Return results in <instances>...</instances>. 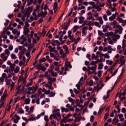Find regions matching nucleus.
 Returning <instances> with one entry per match:
<instances>
[{
    "label": "nucleus",
    "instance_id": "f257e3e1",
    "mask_svg": "<svg viewBox=\"0 0 126 126\" xmlns=\"http://www.w3.org/2000/svg\"><path fill=\"white\" fill-rule=\"evenodd\" d=\"M23 47L21 46H19V50H20L21 51L19 53V59L21 60L22 59V57L24 56V54H25V52H26V49L25 48H23Z\"/></svg>",
    "mask_w": 126,
    "mask_h": 126
},
{
    "label": "nucleus",
    "instance_id": "f704fd0d",
    "mask_svg": "<svg viewBox=\"0 0 126 126\" xmlns=\"http://www.w3.org/2000/svg\"><path fill=\"white\" fill-rule=\"evenodd\" d=\"M6 55H7V57H8L9 56H10V52L9 51V50H8V49H6L5 50V53Z\"/></svg>",
    "mask_w": 126,
    "mask_h": 126
},
{
    "label": "nucleus",
    "instance_id": "1a4fd4ad",
    "mask_svg": "<svg viewBox=\"0 0 126 126\" xmlns=\"http://www.w3.org/2000/svg\"><path fill=\"white\" fill-rule=\"evenodd\" d=\"M46 95H48L49 97L50 98L52 97H55L56 95V93L54 92H51V90H48L47 91V92L46 93Z\"/></svg>",
    "mask_w": 126,
    "mask_h": 126
},
{
    "label": "nucleus",
    "instance_id": "7c9ffc66",
    "mask_svg": "<svg viewBox=\"0 0 126 126\" xmlns=\"http://www.w3.org/2000/svg\"><path fill=\"white\" fill-rule=\"evenodd\" d=\"M19 70H20V68L19 67V66H17L14 70L15 73H18Z\"/></svg>",
    "mask_w": 126,
    "mask_h": 126
},
{
    "label": "nucleus",
    "instance_id": "3c124183",
    "mask_svg": "<svg viewBox=\"0 0 126 126\" xmlns=\"http://www.w3.org/2000/svg\"><path fill=\"white\" fill-rule=\"evenodd\" d=\"M92 59H94L95 60H97V59H98L99 58V57L98 56H96V55H95V54H93L92 56Z\"/></svg>",
    "mask_w": 126,
    "mask_h": 126
},
{
    "label": "nucleus",
    "instance_id": "052dcab7",
    "mask_svg": "<svg viewBox=\"0 0 126 126\" xmlns=\"http://www.w3.org/2000/svg\"><path fill=\"white\" fill-rule=\"evenodd\" d=\"M53 41H54V42L56 43L57 46H60V45H61V43L59 40H53Z\"/></svg>",
    "mask_w": 126,
    "mask_h": 126
},
{
    "label": "nucleus",
    "instance_id": "4be33fe9",
    "mask_svg": "<svg viewBox=\"0 0 126 126\" xmlns=\"http://www.w3.org/2000/svg\"><path fill=\"white\" fill-rule=\"evenodd\" d=\"M61 111L62 113H63V112H66V113H68L69 110L67 108H66L63 107H61Z\"/></svg>",
    "mask_w": 126,
    "mask_h": 126
},
{
    "label": "nucleus",
    "instance_id": "e2e57ef3",
    "mask_svg": "<svg viewBox=\"0 0 126 126\" xmlns=\"http://www.w3.org/2000/svg\"><path fill=\"white\" fill-rule=\"evenodd\" d=\"M46 61H47V59L45 58H43L42 59L39 60V63H44Z\"/></svg>",
    "mask_w": 126,
    "mask_h": 126
},
{
    "label": "nucleus",
    "instance_id": "6e6552de",
    "mask_svg": "<svg viewBox=\"0 0 126 126\" xmlns=\"http://www.w3.org/2000/svg\"><path fill=\"white\" fill-rule=\"evenodd\" d=\"M53 118L55 120H57V121H60L61 120V114L60 112H57L53 114Z\"/></svg>",
    "mask_w": 126,
    "mask_h": 126
},
{
    "label": "nucleus",
    "instance_id": "bf43d9fd",
    "mask_svg": "<svg viewBox=\"0 0 126 126\" xmlns=\"http://www.w3.org/2000/svg\"><path fill=\"white\" fill-rule=\"evenodd\" d=\"M89 22L88 21H85L83 24V25L84 26V25H88L89 24Z\"/></svg>",
    "mask_w": 126,
    "mask_h": 126
},
{
    "label": "nucleus",
    "instance_id": "bb28decb",
    "mask_svg": "<svg viewBox=\"0 0 126 126\" xmlns=\"http://www.w3.org/2000/svg\"><path fill=\"white\" fill-rule=\"evenodd\" d=\"M79 20H80L79 22V24H82L83 23V21H84V18L81 16L79 18Z\"/></svg>",
    "mask_w": 126,
    "mask_h": 126
},
{
    "label": "nucleus",
    "instance_id": "09e8293b",
    "mask_svg": "<svg viewBox=\"0 0 126 126\" xmlns=\"http://www.w3.org/2000/svg\"><path fill=\"white\" fill-rule=\"evenodd\" d=\"M35 120H36V117H32L29 118L28 119V121H35Z\"/></svg>",
    "mask_w": 126,
    "mask_h": 126
},
{
    "label": "nucleus",
    "instance_id": "a211bd4d",
    "mask_svg": "<svg viewBox=\"0 0 126 126\" xmlns=\"http://www.w3.org/2000/svg\"><path fill=\"white\" fill-rule=\"evenodd\" d=\"M45 87L48 88V89H50L51 90H54V87H53L52 84H46L45 85Z\"/></svg>",
    "mask_w": 126,
    "mask_h": 126
},
{
    "label": "nucleus",
    "instance_id": "b1692460",
    "mask_svg": "<svg viewBox=\"0 0 126 126\" xmlns=\"http://www.w3.org/2000/svg\"><path fill=\"white\" fill-rule=\"evenodd\" d=\"M30 32V31L28 29L24 28V34L26 35V36Z\"/></svg>",
    "mask_w": 126,
    "mask_h": 126
},
{
    "label": "nucleus",
    "instance_id": "de8ad7c7",
    "mask_svg": "<svg viewBox=\"0 0 126 126\" xmlns=\"http://www.w3.org/2000/svg\"><path fill=\"white\" fill-rule=\"evenodd\" d=\"M25 104H30V99L29 98H27L25 100Z\"/></svg>",
    "mask_w": 126,
    "mask_h": 126
},
{
    "label": "nucleus",
    "instance_id": "2eb2a0df",
    "mask_svg": "<svg viewBox=\"0 0 126 126\" xmlns=\"http://www.w3.org/2000/svg\"><path fill=\"white\" fill-rule=\"evenodd\" d=\"M23 61H20L19 63V66H21V65H22L23 64H24V63H25V62H26V57H25V56H23Z\"/></svg>",
    "mask_w": 126,
    "mask_h": 126
},
{
    "label": "nucleus",
    "instance_id": "6ab92c4d",
    "mask_svg": "<svg viewBox=\"0 0 126 126\" xmlns=\"http://www.w3.org/2000/svg\"><path fill=\"white\" fill-rule=\"evenodd\" d=\"M63 49H64L65 51L66 52V54H69V51H68V47H67V45H63Z\"/></svg>",
    "mask_w": 126,
    "mask_h": 126
},
{
    "label": "nucleus",
    "instance_id": "ddd939ff",
    "mask_svg": "<svg viewBox=\"0 0 126 126\" xmlns=\"http://www.w3.org/2000/svg\"><path fill=\"white\" fill-rule=\"evenodd\" d=\"M104 85H105V84H102L101 83H98L97 85V87L98 88L97 90V92H99V91L100 90V89L101 88H103V87H104Z\"/></svg>",
    "mask_w": 126,
    "mask_h": 126
},
{
    "label": "nucleus",
    "instance_id": "0e129e2a",
    "mask_svg": "<svg viewBox=\"0 0 126 126\" xmlns=\"http://www.w3.org/2000/svg\"><path fill=\"white\" fill-rule=\"evenodd\" d=\"M73 32H76L77 29H78V26H75L74 27Z\"/></svg>",
    "mask_w": 126,
    "mask_h": 126
},
{
    "label": "nucleus",
    "instance_id": "423d86ee",
    "mask_svg": "<svg viewBox=\"0 0 126 126\" xmlns=\"http://www.w3.org/2000/svg\"><path fill=\"white\" fill-rule=\"evenodd\" d=\"M34 67H37L36 69H37V70H42V71H46L47 69V68L45 67V66H42L41 64L35 65Z\"/></svg>",
    "mask_w": 126,
    "mask_h": 126
},
{
    "label": "nucleus",
    "instance_id": "2f4dec72",
    "mask_svg": "<svg viewBox=\"0 0 126 126\" xmlns=\"http://www.w3.org/2000/svg\"><path fill=\"white\" fill-rule=\"evenodd\" d=\"M60 54L59 53L57 54L55 56H54V60L56 61H60Z\"/></svg>",
    "mask_w": 126,
    "mask_h": 126
},
{
    "label": "nucleus",
    "instance_id": "a18cd8bd",
    "mask_svg": "<svg viewBox=\"0 0 126 126\" xmlns=\"http://www.w3.org/2000/svg\"><path fill=\"white\" fill-rule=\"evenodd\" d=\"M30 26V25H29V23H28V22H26L25 24V26L24 27V28L28 29V28Z\"/></svg>",
    "mask_w": 126,
    "mask_h": 126
},
{
    "label": "nucleus",
    "instance_id": "f8f14e48",
    "mask_svg": "<svg viewBox=\"0 0 126 126\" xmlns=\"http://www.w3.org/2000/svg\"><path fill=\"white\" fill-rule=\"evenodd\" d=\"M6 56L5 55V54L4 53H2L0 55V57L2 59H3L2 62V63L5 62V61H6V60H7V59H8V56Z\"/></svg>",
    "mask_w": 126,
    "mask_h": 126
},
{
    "label": "nucleus",
    "instance_id": "dca6fc26",
    "mask_svg": "<svg viewBox=\"0 0 126 126\" xmlns=\"http://www.w3.org/2000/svg\"><path fill=\"white\" fill-rule=\"evenodd\" d=\"M53 9L54 10L55 13L57 12L58 10V2H55L54 4Z\"/></svg>",
    "mask_w": 126,
    "mask_h": 126
},
{
    "label": "nucleus",
    "instance_id": "a19ab883",
    "mask_svg": "<svg viewBox=\"0 0 126 126\" xmlns=\"http://www.w3.org/2000/svg\"><path fill=\"white\" fill-rule=\"evenodd\" d=\"M69 38H70V40H71V42L72 43H73V42H75V40H76V38H74V36H70Z\"/></svg>",
    "mask_w": 126,
    "mask_h": 126
},
{
    "label": "nucleus",
    "instance_id": "e433bc0d",
    "mask_svg": "<svg viewBox=\"0 0 126 126\" xmlns=\"http://www.w3.org/2000/svg\"><path fill=\"white\" fill-rule=\"evenodd\" d=\"M106 64H109V65H111L113 64V61L110 60H106Z\"/></svg>",
    "mask_w": 126,
    "mask_h": 126
},
{
    "label": "nucleus",
    "instance_id": "473e14b6",
    "mask_svg": "<svg viewBox=\"0 0 126 126\" xmlns=\"http://www.w3.org/2000/svg\"><path fill=\"white\" fill-rule=\"evenodd\" d=\"M11 58L12 60H16V59H17V57L16 56V55L13 53L11 54Z\"/></svg>",
    "mask_w": 126,
    "mask_h": 126
},
{
    "label": "nucleus",
    "instance_id": "c03bdc74",
    "mask_svg": "<svg viewBox=\"0 0 126 126\" xmlns=\"http://www.w3.org/2000/svg\"><path fill=\"white\" fill-rule=\"evenodd\" d=\"M64 70V67H62L61 68V70L60 71V72H59V73H60V75H62V74H63Z\"/></svg>",
    "mask_w": 126,
    "mask_h": 126
},
{
    "label": "nucleus",
    "instance_id": "a878e982",
    "mask_svg": "<svg viewBox=\"0 0 126 126\" xmlns=\"http://www.w3.org/2000/svg\"><path fill=\"white\" fill-rule=\"evenodd\" d=\"M15 68V64L13 63L12 64V65L10 66V69L11 71H13Z\"/></svg>",
    "mask_w": 126,
    "mask_h": 126
},
{
    "label": "nucleus",
    "instance_id": "20e7f679",
    "mask_svg": "<svg viewBox=\"0 0 126 126\" xmlns=\"http://www.w3.org/2000/svg\"><path fill=\"white\" fill-rule=\"evenodd\" d=\"M38 88H39V86H38V85H36L34 87H32L28 88V90L29 91H32V93L35 94V93H36V91L38 90Z\"/></svg>",
    "mask_w": 126,
    "mask_h": 126
},
{
    "label": "nucleus",
    "instance_id": "f3484780",
    "mask_svg": "<svg viewBox=\"0 0 126 126\" xmlns=\"http://www.w3.org/2000/svg\"><path fill=\"white\" fill-rule=\"evenodd\" d=\"M96 20H98L99 21L100 24L101 25H103L104 24V21H103V18L102 17H98V18H96Z\"/></svg>",
    "mask_w": 126,
    "mask_h": 126
},
{
    "label": "nucleus",
    "instance_id": "5fc2aeb1",
    "mask_svg": "<svg viewBox=\"0 0 126 126\" xmlns=\"http://www.w3.org/2000/svg\"><path fill=\"white\" fill-rule=\"evenodd\" d=\"M105 59H110V56L108 54H103V56Z\"/></svg>",
    "mask_w": 126,
    "mask_h": 126
},
{
    "label": "nucleus",
    "instance_id": "58836bf2",
    "mask_svg": "<svg viewBox=\"0 0 126 126\" xmlns=\"http://www.w3.org/2000/svg\"><path fill=\"white\" fill-rule=\"evenodd\" d=\"M117 19L119 21V22H120V23H124V20L120 17H118Z\"/></svg>",
    "mask_w": 126,
    "mask_h": 126
},
{
    "label": "nucleus",
    "instance_id": "4468645a",
    "mask_svg": "<svg viewBox=\"0 0 126 126\" xmlns=\"http://www.w3.org/2000/svg\"><path fill=\"white\" fill-rule=\"evenodd\" d=\"M83 79H84L83 77H82L80 79V81H79L78 84L76 85V86L78 90H79L80 89V86L81 85V81H82Z\"/></svg>",
    "mask_w": 126,
    "mask_h": 126
},
{
    "label": "nucleus",
    "instance_id": "49530a36",
    "mask_svg": "<svg viewBox=\"0 0 126 126\" xmlns=\"http://www.w3.org/2000/svg\"><path fill=\"white\" fill-rule=\"evenodd\" d=\"M94 17H97V18H98V17H99V12H98L97 11H95L94 12Z\"/></svg>",
    "mask_w": 126,
    "mask_h": 126
},
{
    "label": "nucleus",
    "instance_id": "39448f33",
    "mask_svg": "<svg viewBox=\"0 0 126 126\" xmlns=\"http://www.w3.org/2000/svg\"><path fill=\"white\" fill-rule=\"evenodd\" d=\"M47 79L48 80L47 84H52L53 82H56V80L57 79L56 78H52L51 76H48L47 77Z\"/></svg>",
    "mask_w": 126,
    "mask_h": 126
},
{
    "label": "nucleus",
    "instance_id": "aec40b11",
    "mask_svg": "<svg viewBox=\"0 0 126 126\" xmlns=\"http://www.w3.org/2000/svg\"><path fill=\"white\" fill-rule=\"evenodd\" d=\"M94 8L95 9H97L98 11H101V7H100V5L97 3L96 5L94 6Z\"/></svg>",
    "mask_w": 126,
    "mask_h": 126
},
{
    "label": "nucleus",
    "instance_id": "680f3d73",
    "mask_svg": "<svg viewBox=\"0 0 126 126\" xmlns=\"http://www.w3.org/2000/svg\"><path fill=\"white\" fill-rule=\"evenodd\" d=\"M68 100L69 102H70V103L74 102L75 101L74 99H73V98H72L71 97H68Z\"/></svg>",
    "mask_w": 126,
    "mask_h": 126
},
{
    "label": "nucleus",
    "instance_id": "774afa93",
    "mask_svg": "<svg viewBox=\"0 0 126 126\" xmlns=\"http://www.w3.org/2000/svg\"><path fill=\"white\" fill-rule=\"evenodd\" d=\"M44 120L46 122H49V117L47 115L44 116Z\"/></svg>",
    "mask_w": 126,
    "mask_h": 126
},
{
    "label": "nucleus",
    "instance_id": "4c0bfd02",
    "mask_svg": "<svg viewBox=\"0 0 126 126\" xmlns=\"http://www.w3.org/2000/svg\"><path fill=\"white\" fill-rule=\"evenodd\" d=\"M51 76H53V77H56V76H58V73L55 72V71H53L52 73L51 74Z\"/></svg>",
    "mask_w": 126,
    "mask_h": 126
},
{
    "label": "nucleus",
    "instance_id": "864d4df0",
    "mask_svg": "<svg viewBox=\"0 0 126 126\" xmlns=\"http://www.w3.org/2000/svg\"><path fill=\"white\" fill-rule=\"evenodd\" d=\"M96 55H97L98 56H100V57H103V55H104V54H102L100 51H97L96 52Z\"/></svg>",
    "mask_w": 126,
    "mask_h": 126
},
{
    "label": "nucleus",
    "instance_id": "603ef678",
    "mask_svg": "<svg viewBox=\"0 0 126 126\" xmlns=\"http://www.w3.org/2000/svg\"><path fill=\"white\" fill-rule=\"evenodd\" d=\"M103 18L104 20H105V21H108V17L107 16V15L104 14L103 16Z\"/></svg>",
    "mask_w": 126,
    "mask_h": 126
},
{
    "label": "nucleus",
    "instance_id": "cd10ccee",
    "mask_svg": "<svg viewBox=\"0 0 126 126\" xmlns=\"http://www.w3.org/2000/svg\"><path fill=\"white\" fill-rule=\"evenodd\" d=\"M110 25H113L114 27L118 26V22L116 21H114L113 22L110 23Z\"/></svg>",
    "mask_w": 126,
    "mask_h": 126
},
{
    "label": "nucleus",
    "instance_id": "5701e85b",
    "mask_svg": "<svg viewBox=\"0 0 126 126\" xmlns=\"http://www.w3.org/2000/svg\"><path fill=\"white\" fill-rule=\"evenodd\" d=\"M115 19H116L115 14H112V15L109 17L110 21H114V20Z\"/></svg>",
    "mask_w": 126,
    "mask_h": 126
},
{
    "label": "nucleus",
    "instance_id": "6e6d98bb",
    "mask_svg": "<svg viewBox=\"0 0 126 126\" xmlns=\"http://www.w3.org/2000/svg\"><path fill=\"white\" fill-rule=\"evenodd\" d=\"M60 54L62 55V56H65V54L66 53H63V49H61L60 50Z\"/></svg>",
    "mask_w": 126,
    "mask_h": 126
},
{
    "label": "nucleus",
    "instance_id": "c9c22d12",
    "mask_svg": "<svg viewBox=\"0 0 126 126\" xmlns=\"http://www.w3.org/2000/svg\"><path fill=\"white\" fill-rule=\"evenodd\" d=\"M103 66H104V64L103 63H100L98 64V69H102L103 68Z\"/></svg>",
    "mask_w": 126,
    "mask_h": 126
},
{
    "label": "nucleus",
    "instance_id": "4d7b16f0",
    "mask_svg": "<svg viewBox=\"0 0 126 126\" xmlns=\"http://www.w3.org/2000/svg\"><path fill=\"white\" fill-rule=\"evenodd\" d=\"M106 13L108 16H110V15H112V12H111V11H110V10H107L106 11Z\"/></svg>",
    "mask_w": 126,
    "mask_h": 126
},
{
    "label": "nucleus",
    "instance_id": "9d476101",
    "mask_svg": "<svg viewBox=\"0 0 126 126\" xmlns=\"http://www.w3.org/2000/svg\"><path fill=\"white\" fill-rule=\"evenodd\" d=\"M121 38V35L118 34H115L113 37V41L114 43H117V41Z\"/></svg>",
    "mask_w": 126,
    "mask_h": 126
},
{
    "label": "nucleus",
    "instance_id": "393cba45",
    "mask_svg": "<svg viewBox=\"0 0 126 126\" xmlns=\"http://www.w3.org/2000/svg\"><path fill=\"white\" fill-rule=\"evenodd\" d=\"M118 116L121 122L125 121V118H124V115L123 114H119Z\"/></svg>",
    "mask_w": 126,
    "mask_h": 126
},
{
    "label": "nucleus",
    "instance_id": "338daca9",
    "mask_svg": "<svg viewBox=\"0 0 126 126\" xmlns=\"http://www.w3.org/2000/svg\"><path fill=\"white\" fill-rule=\"evenodd\" d=\"M71 34H72V32H71V31H68V36L69 38V37H71Z\"/></svg>",
    "mask_w": 126,
    "mask_h": 126
},
{
    "label": "nucleus",
    "instance_id": "72a5a7b5",
    "mask_svg": "<svg viewBox=\"0 0 126 126\" xmlns=\"http://www.w3.org/2000/svg\"><path fill=\"white\" fill-rule=\"evenodd\" d=\"M33 112H34V106H31L30 109V111L29 112V114H32V113H33Z\"/></svg>",
    "mask_w": 126,
    "mask_h": 126
},
{
    "label": "nucleus",
    "instance_id": "412c9836",
    "mask_svg": "<svg viewBox=\"0 0 126 126\" xmlns=\"http://www.w3.org/2000/svg\"><path fill=\"white\" fill-rule=\"evenodd\" d=\"M107 49L108 50V53H109V54H112V51H114V49L112 48V46L111 45H108L107 46Z\"/></svg>",
    "mask_w": 126,
    "mask_h": 126
},
{
    "label": "nucleus",
    "instance_id": "ea45409f",
    "mask_svg": "<svg viewBox=\"0 0 126 126\" xmlns=\"http://www.w3.org/2000/svg\"><path fill=\"white\" fill-rule=\"evenodd\" d=\"M94 24L95 26L98 27V28H100V27H101V25H100V24L98 22H95Z\"/></svg>",
    "mask_w": 126,
    "mask_h": 126
},
{
    "label": "nucleus",
    "instance_id": "13d9d810",
    "mask_svg": "<svg viewBox=\"0 0 126 126\" xmlns=\"http://www.w3.org/2000/svg\"><path fill=\"white\" fill-rule=\"evenodd\" d=\"M116 28L119 29L118 30H123V27L121 26L117 25Z\"/></svg>",
    "mask_w": 126,
    "mask_h": 126
},
{
    "label": "nucleus",
    "instance_id": "7ed1b4c3",
    "mask_svg": "<svg viewBox=\"0 0 126 126\" xmlns=\"http://www.w3.org/2000/svg\"><path fill=\"white\" fill-rule=\"evenodd\" d=\"M6 84V85H8L9 86H11V90H12V89H14V84H15V83L13 82L11 79H8L7 81Z\"/></svg>",
    "mask_w": 126,
    "mask_h": 126
},
{
    "label": "nucleus",
    "instance_id": "f03ea898",
    "mask_svg": "<svg viewBox=\"0 0 126 126\" xmlns=\"http://www.w3.org/2000/svg\"><path fill=\"white\" fill-rule=\"evenodd\" d=\"M96 65L92 67L88 66L87 69L88 75H90V74L94 73L96 70Z\"/></svg>",
    "mask_w": 126,
    "mask_h": 126
},
{
    "label": "nucleus",
    "instance_id": "79ce46f5",
    "mask_svg": "<svg viewBox=\"0 0 126 126\" xmlns=\"http://www.w3.org/2000/svg\"><path fill=\"white\" fill-rule=\"evenodd\" d=\"M28 6H30L33 3V0H28Z\"/></svg>",
    "mask_w": 126,
    "mask_h": 126
},
{
    "label": "nucleus",
    "instance_id": "c85d7f7f",
    "mask_svg": "<svg viewBox=\"0 0 126 126\" xmlns=\"http://www.w3.org/2000/svg\"><path fill=\"white\" fill-rule=\"evenodd\" d=\"M81 120V117H75V120H74V123H77V122H80V120Z\"/></svg>",
    "mask_w": 126,
    "mask_h": 126
},
{
    "label": "nucleus",
    "instance_id": "69168bd1",
    "mask_svg": "<svg viewBox=\"0 0 126 126\" xmlns=\"http://www.w3.org/2000/svg\"><path fill=\"white\" fill-rule=\"evenodd\" d=\"M25 109H26V112H27V113H29V106H25Z\"/></svg>",
    "mask_w": 126,
    "mask_h": 126
},
{
    "label": "nucleus",
    "instance_id": "37998d69",
    "mask_svg": "<svg viewBox=\"0 0 126 126\" xmlns=\"http://www.w3.org/2000/svg\"><path fill=\"white\" fill-rule=\"evenodd\" d=\"M24 80V77H23L22 75L20 76L19 78L18 83L21 82V81H23Z\"/></svg>",
    "mask_w": 126,
    "mask_h": 126
},
{
    "label": "nucleus",
    "instance_id": "0eeeda50",
    "mask_svg": "<svg viewBox=\"0 0 126 126\" xmlns=\"http://www.w3.org/2000/svg\"><path fill=\"white\" fill-rule=\"evenodd\" d=\"M12 120H13L14 123L15 124H18L19 121L20 120V117H19L17 114H15L13 117Z\"/></svg>",
    "mask_w": 126,
    "mask_h": 126
},
{
    "label": "nucleus",
    "instance_id": "9b49d317",
    "mask_svg": "<svg viewBox=\"0 0 126 126\" xmlns=\"http://www.w3.org/2000/svg\"><path fill=\"white\" fill-rule=\"evenodd\" d=\"M46 14H48V12L47 11H45L44 12L42 11L40 12V14H37L38 17H40V16H42V17H43V18H45Z\"/></svg>",
    "mask_w": 126,
    "mask_h": 126
},
{
    "label": "nucleus",
    "instance_id": "c756f323",
    "mask_svg": "<svg viewBox=\"0 0 126 126\" xmlns=\"http://www.w3.org/2000/svg\"><path fill=\"white\" fill-rule=\"evenodd\" d=\"M2 97L4 98L5 99H6V97H7V91L6 90H5Z\"/></svg>",
    "mask_w": 126,
    "mask_h": 126
},
{
    "label": "nucleus",
    "instance_id": "8fccbe9b",
    "mask_svg": "<svg viewBox=\"0 0 126 126\" xmlns=\"http://www.w3.org/2000/svg\"><path fill=\"white\" fill-rule=\"evenodd\" d=\"M102 71L101 70H99L98 73H97V76L98 77H101L102 76Z\"/></svg>",
    "mask_w": 126,
    "mask_h": 126
}]
</instances>
